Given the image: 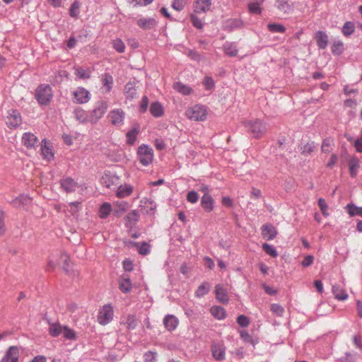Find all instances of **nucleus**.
<instances>
[{
	"label": "nucleus",
	"instance_id": "obj_54",
	"mask_svg": "<svg viewBox=\"0 0 362 362\" xmlns=\"http://www.w3.org/2000/svg\"><path fill=\"white\" fill-rule=\"evenodd\" d=\"M262 249L267 255H270L272 257H276L278 255L276 249L273 246L269 245L268 243H264L262 245Z\"/></svg>",
	"mask_w": 362,
	"mask_h": 362
},
{
	"label": "nucleus",
	"instance_id": "obj_60",
	"mask_svg": "<svg viewBox=\"0 0 362 362\" xmlns=\"http://www.w3.org/2000/svg\"><path fill=\"white\" fill-rule=\"evenodd\" d=\"M187 199L188 202L194 204L198 201L199 195L197 192L192 190L188 192L187 195Z\"/></svg>",
	"mask_w": 362,
	"mask_h": 362
},
{
	"label": "nucleus",
	"instance_id": "obj_26",
	"mask_svg": "<svg viewBox=\"0 0 362 362\" xmlns=\"http://www.w3.org/2000/svg\"><path fill=\"white\" fill-rule=\"evenodd\" d=\"M317 45L320 49H325L328 45V36L323 31H318L315 36Z\"/></svg>",
	"mask_w": 362,
	"mask_h": 362
},
{
	"label": "nucleus",
	"instance_id": "obj_41",
	"mask_svg": "<svg viewBox=\"0 0 362 362\" xmlns=\"http://www.w3.org/2000/svg\"><path fill=\"white\" fill-rule=\"evenodd\" d=\"M112 211V206L107 202L102 204L99 209V216L101 218H106Z\"/></svg>",
	"mask_w": 362,
	"mask_h": 362
},
{
	"label": "nucleus",
	"instance_id": "obj_4",
	"mask_svg": "<svg viewBox=\"0 0 362 362\" xmlns=\"http://www.w3.org/2000/svg\"><path fill=\"white\" fill-rule=\"evenodd\" d=\"M52 98V88L49 85L42 84L35 90V98L42 105L48 104Z\"/></svg>",
	"mask_w": 362,
	"mask_h": 362
},
{
	"label": "nucleus",
	"instance_id": "obj_56",
	"mask_svg": "<svg viewBox=\"0 0 362 362\" xmlns=\"http://www.w3.org/2000/svg\"><path fill=\"white\" fill-rule=\"evenodd\" d=\"M249 11L252 14H260L262 8L259 3H251L248 5Z\"/></svg>",
	"mask_w": 362,
	"mask_h": 362
},
{
	"label": "nucleus",
	"instance_id": "obj_63",
	"mask_svg": "<svg viewBox=\"0 0 362 362\" xmlns=\"http://www.w3.org/2000/svg\"><path fill=\"white\" fill-rule=\"evenodd\" d=\"M156 353L149 351L144 354V360L146 362H155Z\"/></svg>",
	"mask_w": 362,
	"mask_h": 362
},
{
	"label": "nucleus",
	"instance_id": "obj_2",
	"mask_svg": "<svg viewBox=\"0 0 362 362\" xmlns=\"http://www.w3.org/2000/svg\"><path fill=\"white\" fill-rule=\"evenodd\" d=\"M244 125L253 137L257 139L262 137L267 131L266 124L259 119L245 122Z\"/></svg>",
	"mask_w": 362,
	"mask_h": 362
},
{
	"label": "nucleus",
	"instance_id": "obj_59",
	"mask_svg": "<svg viewBox=\"0 0 362 362\" xmlns=\"http://www.w3.org/2000/svg\"><path fill=\"white\" fill-rule=\"evenodd\" d=\"M141 203L144 204V206L149 209V212L155 211L156 208V203L151 199L142 200Z\"/></svg>",
	"mask_w": 362,
	"mask_h": 362
},
{
	"label": "nucleus",
	"instance_id": "obj_49",
	"mask_svg": "<svg viewBox=\"0 0 362 362\" xmlns=\"http://www.w3.org/2000/svg\"><path fill=\"white\" fill-rule=\"evenodd\" d=\"M268 30L272 33H284L286 31V28L278 23H269L267 25Z\"/></svg>",
	"mask_w": 362,
	"mask_h": 362
},
{
	"label": "nucleus",
	"instance_id": "obj_50",
	"mask_svg": "<svg viewBox=\"0 0 362 362\" xmlns=\"http://www.w3.org/2000/svg\"><path fill=\"white\" fill-rule=\"evenodd\" d=\"M138 132H139L138 130H136V129H133L127 133L126 136H127V142L128 144H130V145L134 144V143L136 140Z\"/></svg>",
	"mask_w": 362,
	"mask_h": 362
},
{
	"label": "nucleus",
	"instance_id": "obj_33",
	"mask_svg": "<svg viewBox=\"0 0 362 362\" xmlns=\"http://www.w3.org/2000/svg\"><path fill=\"white\" fill-rule=\"evenodd\" d=\"M332 293L334 297L339 300H344L348 298V293L346 291L341 288L339 286H332Z\"/></svg>",
	"mask_w": 362,
	"mask_h": 362
},
{
	"label": "nucleus",
	"instance_id": "obj_42",
	"mask_svg": "<svg viewBox=\"0 0 362 362\" xmlns=\"http://www.w3.org/2000/svg\"><path fill=\"white\" fill-rule=\"evenodd\" d=\"M317 145L314 141L308 142L300 146L301 153L304 156L310 154L316 148Z\"/></svg>",
	"mask_w": 362,
	"mask_h": 362
},
{
	"label": "nucleus",
	"instance_id": "obj_45",
	"mask_svg": "<svg viewBox=\"0 0 362 362\" xmlns=\"http://www.w3.org/2000/svg\"><path fill=\"white\" fill-rule=\"evenodd\" d=\"M210 285L208 283H203L201 284L195 292V296L197 298H201L208 293L209 291Z\"/></svg>",
	"mask_w": 362,
	"mask_h": 362
},
{
	"label": "nucleus",
	"instance_id": "obj_30",
	"mask_svg": "<svg viewBox=\"0 0 362 362\" xmlns=\"http://www.w3.org/2000/svg\"><path fill=\"white\" fill-rule=\"evenodd\" d=\"M133 192V188L129 185H120L116 192L118 198H124L129 196Z\"/></svg>",
	"mask_w": 362,
	"mask_h": 362
},
{
	"label": "nucleus",
	"instance_id": "obj_6",
	"mask_svg": "<svg viewBox=\"0 0 362 362\" xmlns=\"http://www.w3.org/2000/svg\"><path fill=\"white\" fill-rule=\"evenodd\" d=\"M114 311L111 305H105L100 310L98 315V320L100 325H105L108 324L113 318Z\"/></svg>",
	"mask_w": 362,
	"mask_h": 362
},
{
	"label": "nucleus",
	"instance_id": "obj_36",
	"mask_svg": "<svg viewBox=\"0 0 362 362\" xmlns=\"http://www.w3.org/2000/svg\"><path fill=\"white\" fill-rule=\"evenodd\" d=\"M173 88L184 95H188L192 92V88L180 82H176L173 84Z\"/></svg>",
	"mask_w": 362,
	"mask_h": 362
},
{
	"label": "nucleus",
	"instance_id": "obj_5",
	"mask_svg": "<svg viewBox=\"0 0 362 362\" xmlns=\"http://www.w3.org/2000/svg\"><path fill=\"white\" fill-rule=\"evenodd\" d=\"M107 103L104 100L98 101L89 114V122L96 124L107 110Z\"/></svg>",
	"mask_w": 362,
	"mask_h": 362
},
{
	"label": "nucleus",
	"instance_id": "obj_11",
	"mask_svg": "<svg viewBox=\"0 0 362 362\" xmlns=\"http://www.w3.org/2000/svg\"><path fill=\"white\" fill-rule=\"evenodd\" d=\"M22 144L29 149L35 148L39 144L37 137L33 133L25 132L22 136Z\"/></svg>",
	"mask_w": 362,
	"mask_h": 362
},
{
	"label": "nucleus",
	"instance_id": "obj_1",
	"mask_svg": "<svg viewBox=\"0 0 362 362\" xmlns=\"http://www.w3.org/2000/svg\"><path fill=\"white\" fill-rule=\"evenodd\" d=\"M185 115L190 120L202 122L206 118L207 108L202 105H194L186 110Z\"/></svg>",
	"mask_w": 362,
	"mask_h": 362
},
{
	"label": "nucleus",
	"instance_id": "obj_46",
	"mask_svg": "<svg viewBox=\"0 0 362 362\" xmlns=\"http://www.w3.org/2000/svg\"><path fill=\"white\" fill-rule=\"evenodd\" d=\"M334 140L332 138H326L322 141L321 150L324 153H329L332 150Z\"/></svg>",
	"mask_w": 362,
	"mask_h": 362
},
{
	"label": "nucleus",
	"instance_id": "obj_55",
	"mask_svg": "<svg viewBox=\"0 0 362 362\" xmlns=\"http://www.w3.org/2000/svg\"><path fill=\"white\" fill-rule=\"evenodd\" d=\"M138 247V252L139 254L146 255L150 252V245L144 242L140 245L139 243H134Z\"/></svg>",
	"mask_w": 362,
	"mask_h": 362
},
{
	"label": "nucleus",
	"instance_id": "obj_29",
	"mask_svg": "<svg viewBox=\"0 0 362 362\" xmlns=\"http://www.w3.org/2000/svg\"><path fill=\"white\" fill-rule=\"evenodd\" d=\"M30 198L24 194H21L18 197L10 201V204H12L15 207H21L22 206L26 205L30 202Z\"/></svg>",
	"mask_w": 362,
	"mask_h": 362
},
{
	"label": "nucleus",
	"instance_id": "obj_39",
	"mask_svg": "<svg viewBox=\"0 0 362 362\" xmlns=\"http://www.w3.org/2000/svg\"><path fill=\"white\" fill-rule=\"evenodd\" d=\"M355 31L354 23L351 21H346L341 28V32L346 37L351 35Z\"/></svg>",
	"mask_w": 362,
	"mask_h": 362
},
{
	"label": "nucleus",
	"instance_id": "obj_38",
	"mask_svg": "<svg viewBox=\"0 0 362 362\" xmlns=\"http://www.w3.org/2000/svg\"><path fill=\"white\" fill-rule=\"evenodd\" d=\"M349 165L351 177H355L357 175L358 169L360 167L359 160L357 158H351L349 160Z\"/></svg>",
	"mask_w": 362,
	"mask_h": 362
},
{
	"label": "nucleus",
	"instance_id": "obj_9",
	"mask_svg": "<svg viewBox=\"0 0 362 362\" xmlns=\"http://www.w3.org/2000/svg\"><path fill=\"white\" fill-rule=\"evenodd\" d=\"M211 354L213 358L218 361H222L226 358V346L220 342H213L211 344Z\"/></svg>",
	"mask_w": 362,
	"mask_h": 362
},
{
	"label": "nucleus",
	"instance_id": "obj_57",
	"mask_svg": "<svg viewBox=\"0 0 362 362\" xmlns=\"http://www.w3.org/2000/svg\"><path fill=\"white\" fill-rule=\"evenodd\" d=\"M343 51V43L341 42H334L332 46V52L334 54L339 55Z\"/></svg>",
	"mask_w": 362,
	"mask_h": 362
},
{
	"label": "nucleus",
	"instance_id": "obj_48",
	"mask_svg": "<svg viewBox=\"0 0 362 362\" xmlns=\"http://www.w3.org/2000/svg\"><path fill=\"white\" fill-rule=\"evenodd\" d=\"M112 47L119 53H123L125 51V45L120 38H116L112 42Z\"/></svg>",
	"mask_w": 362,
	"mask_h": 362
},
{
	"label": "nucleus",
	"instance_id": "obj_47",
	"mask_svg": "<svg viewBox=\"0 0 362 362\" xmlns=\"http://www.w3.org/2000/svg\"><path fill=\"white\" fill-rule=\"evenodd\" d=\"M90 71L89 69H84L81 67L75 69L76 76L80 79H88L90 77Z\"/></svg>",
	"mask_w": 362,
	"mask_h": 362
},
{
	"label": "nucleus",
	"instance_id": "obj_62",
	"mask_svg": "<svg viewBox=\"0 0 362 362\" xmlns=\"http://www.w3.org/2000/svg\"><path fill=\"white\" fill-rule=\"evenodd\" d=\"M190 18H191V22L194 27H196L199 29L202 28L203 23H202V21L201 19H199L194 15H192Z\"/></svg>",
	"mask_w": 362,
	"mask_h": 362
},
{
	"label": "nucleus",
	"instance_id": "obj_18",
	"mask_svg": "<svg viewBox=\"0 0 362 362\" xmlns=\"http://www.w3.org/2000/svg\"><path fill=\"white\" fill-rule=\"evenodd\" d=\"M139 214L136 210H133L128 213L125 217V226L126 227L132 229L138 222Z\"/></svg>",
	"mask_w": 362,
	"mask_h": 362
},
{
	"label": "nucleus",
	"instance_id": "obj_35",
	"mask_svg": "<svg viewBox=\"0 0 362 362\" xmlns=\"http://www.w3.org/2000/svg\"><path fill=\"white\" fill-rule=\"evenodd\" d=\"M101 82L103 86L106 88V91L110 92L113 84L112 76L110 74L105 73L101 76Z\"/></svg>",
	"mask_w": 362,
	"mask_h": 362
},
{
	"label": "nucleus",
	"instance_id": "obj_15",
	"mask_svg": "<svg viewBox=\"0 0 362 362\" xmlns=\"http://www.w3.org/2000/svg\"><path fill=\"white\" fill-rule=\"evenodd\" d=\"M62 188L67 193L75 192L78 188V184L72 178L66 177L61 180Z\"/></svg>",
	"mask_w": 362,
	"mask_h": 362
},
{
	"label": "nucleus",
	"instance_id": "obj_3",
	"mask_svg": "<svg viewBox=\"0 0 362 362\" xmlns=\"http://www.w3.org/2000/svg\"><path fill=\"white\" fill-rule=\"evenodd\" d=\"M153 150L149 146L142 144L138 148V159L144 166H148L153 162Z\"/></svg>",
	"mask_w": 362,
	"mask_h": 362
},
{
	"label": "nucleus",
	"instance_id": "obj_20",
	"mask_svg": "<svg viewBox=\"0 0 362 362\" xmlns=\"http://www.w3.org/2000/svg\"><path fill=\"white\" fill-rule=\"evenodd\" d=\"M136 24L144 30H151L156 25V21L153 18H141L136 21Z\"/></svg>",
	"mask_w": 362,
	"mask_h": 362
},
{
	"label": "nucleus",
	"instance_id": "obj_31",
	"mask_svg": "<svg viewBox=\"0 0 362 362\" xmlns=\"http://www.w3.org/2000/svg\"><path fill=\"white\" fill-rule=\"evenodd\" d=\"M124 94L127 98L133 99L137 95L136 87L134 83H127L124 87Z\"/></svg>",
	"mask_w": 362,
	"mask_h": 362
},
{
	"label": "nucleus",
	"instance_id": "obj_8",
	"mask_svg": "<svg viewBox=\"0 0 362 362\" xmlns=\"http://www.w3.org/2000/svg\"><path fill=\"white\" fill-rule=\"evenodd\" d=\"M74 102L78 104L86 103L90 100V94L88 90L82 87L77 88L73 91Z\"/></svg>",
	"mask_w": 362,
	"mask_h": 362
},
{
	"label": "nucleus",
	"instance_id": "obj_43",
	"mask_svg": "<svg viewBox=\"0 0 362 362\" xmlns=\"http://www.w3.org/2000/svg\"><path fill=\"white\" fill-rule=\"evenodd\" d=\"M80 3L75 0L70 6L69 15L74 18H77L80 13Z\"/></svg>",
	"mask_w": 362,
	"mask_h": 362
},
{
	"label": "nucleus",
	"instance_id": "obj_27",
	"mask_svg": "<svg viewBox=\"0 0 362 362\" xmlns=\"http://www.w3.org/2000/svg\"><path fill=\"white\" fill-rule=\"evenodd\" d=\"M129 207L127 202L120 201L114 203V209H112L113 214L117 216H120L124 213Z\"/></svg>",
	"mask_w": 362,
	"mask_h": 362
},
{
	"label": "nucleus",
	"instance_id": "obj_16",
	"mask_svg": "<svg viewBox=\"0 0 362 362\" xmlns=\"http://www.w3.org/2000/svg\"><path fill=\"white\" fill-rule=\"evenodd\" d=\"M118 180V177L110 173H105L100 178V183L107 188H110L115 185Z\"/></svg>",
	"mask_w": 362,
	"mask_h": 362
},
{
	"label": "nucleus",
	"instance_id": "obj_32",
	"mask_svg": "<svg viewBox=\"0 0 362 362\" xmlns=\"http://www.w3.org/2000/svg\"><path fill=\"white\" fill-rule=\"evenodd\" d=\"M151 114L155 117H159L163 114V108L158 102H153L149 108Z\"/></svg>",
	"mask_w": 362,
	"mask_h": 362
},
{
	"label": "nucleus",
	"instance_id": "obj_14",
	"mask_svg": "<svg viewBox=\"0 0 362 362\" xmlns=\"http://www.w3.org/2000/svg\"><path fill=\"white\" fill-rule=\"evenodd\" d=\"M19 357V349L16 346L8 348L1 362H18Z\"/></svg>",
	"mask_w": 362,
	"mask_h": 362
},
{
	"label": "nucleus",
	"instance_id": "obj_22",
	"mask_svg": "<svg viewBox=\"0 0 362 362\" xmlns=\"http://www.w3.org/2000/svg\"><path fill=\"white\" fill-rule=\"evenodd\" d=\"M163 324L168 331H173L177 327L178 319L173 315H168L163 319Z\"/></svg>",
	"mask_w": 362,
	"mask_h": 362
},
{
	"label": "nucleus",
	"instance_id": "obj_10",
	"mask_svg": "<svg viewBox=\"0 0 362 362\" xmlns=\"http://www.w3.org/2000/svg\"><path fill=\"white\" fill-rule=\"evenodd\" d=\"M6 123L10 128H16L21 123V117L16 110H10L8 111V115L6 119Z\"/></svg>",
	"mask_w": 362,
	"mask_h": 362
},
{
	"label": "nucleus",
	"instance_id": "obj_24",
	"mask_svg": "<svg viewBox=\"0 0 362 362\" xmlns=\"http://www.w3.org/2000/svg\"><path fill=\"white\" fill-rule=\"evenodd\" d=\"M201 205L204 209L210 212L214 209V199L208 193H205L201 199Z\"/></svg>",
	"mask_w": 362,
	"mask_h": 362
},
{
	"label": "nucleus",
	"instance_id": "obj_40",
	"mask_svg": "<svg viewBox=\"0 0 362 362\" xmlns=\"http://www.w3.org/2000/svg\"><path fill=\"white\" fill-rule=\"evenodd\" d=\"M62 331H63V327H62V325L60 324H59V323L49 324V334L52 337H58L60 334H62Z\"/></svg>",
	"mask_w": 362,
	"mask_h": 362
},
{
	"label": "nucleus",
	"instance_id": "obj_23",
	"mask_svg": "<svg viewBox=\"0 0 362 362\" xmlns=\"http://www.w3.org/2000/svg\"><path fill=\"white\" fill-rule=\"evenodd\" d=\"M274 6L280 12L285 14L290 13L293 9L288 0H276Z\"/></svg>",
	"mask_w": 362,
	"mask_h": 362
},
{
	"label": "nucleus",
	"instance_id": "obj_64",
	"mask_svg": "<svg viewBox=\"0 0 362 362\" xmlns=\"http://www.w3.org/2000/svg\"><path fill=\"white\" fill-rule=\"evenodd\" d=\"M354 146L357 152L362 153V129L361 132V138L354 141Z\"/></svg>",
	"mask_w": 362,
	"mask_h": 362
},
{
	"label": "nucleus",
	"instance_id": "obj_28",
	"mask_svg": "<svg viewBox=\"0 0 362 362\" xmlns=\"http://www.w3.org/2000/svg\"><path fill=\"white\" fill-rule=\"evenodd\" d=\"M226 54L229 57H235L238 54V47L235 42H226L223 47Z\"/></svg>",
	"mask_w": 362,
	"mask_h": 362
},
{
	"label": "nucleus",
	"instance_id": "obj_53",
	"mask_svg": "<svg viewBox=\"0 0 362 362\" xmlns=\"http://www.w3.org/2000/svg\"><path fill=\"white\" fill-rule=\"evenodd\" d=\"M272 312L278 317H282L284 314V308L279 304L273 303L271 305Z\"/></svg>",
	"mask_w": 362,
	"mask_h": 362
},
{
	"label": "nucleus",
	"instance_id": "obj_51",
	"mask_svg": "<svg viewBox=\"0 0 362 362\" xmlns=\"http://www.w3.org/2000/svg\"><path fill=\"white\" fill-rule=\"evenodd\" d=\"M62 334L66 339L75 340L76 339L75 332L73 329L69 328L68 327H63Z\"/></svg>",
	"mask_w": 362,
	"mask_h": 362
},
{
	"label": "nucleus",
	"instance_id": "obj_7",
	"mask_svg": "<svg viewBox=\"0 0 362 362\" xmlns=\"http://www.w3.org/2000/svg\"><path fill=\"white\" fill-rule=\"evenodd\" d=\"M107 117L112 125L120 127L124 124L125 112L122 109L116 108L109 112Z\"/></svg>",
	"mask_w": 362,
	"mask_h": 362
},
{
	"label": "nucleus",
	"instance_id": "obj_52",
	"mask_svg": "<svg viewBox=\"0 0 362 362\" xmlns=\"http://www.w3.org/2000/svg\"><path fill=\"white\" fill-rule=\"evenodd\" d=\"M125 325H127V328L128 329H134L138 325L136 317L131 315H128L125 322Z\"/></svg>",
	"mask_w": 362,
	"mask_h": 362
},
{
	"label": "nucleus",
	"instance_id": "obj_34",
	"mask_svg": "<svg viewBox=\"0 0 362 362\" xmlns=\"http://www.w3.org/2000/svg\"><path fill=\"white\" fill-rule=\"evenodd\" d=\"M210 311L211 315L218 320H223L226 316V310L221 306L214 305L211 307Z\"/></svg>",
	"mask_w": 362,
	"mask_h": 362
},
{
	"label": "nucleus",
	"instance_id": "obj_21",
	"mask_svg": "<svg viewBox=\"0 0 362 362\" xmlns=\"http://www.w3.org/2000/svg\"><path fill=\"white\" fill-rule=\"evenodd\" d=\"M215 293L216 299L223 303L226 304L228 303L229 298L226 293V289L221 285H216L215 287Z\"/></svg>",
	"mask_w": 362,
	"mask_h": 362
},
{
	"label": "nucleus",
	"instance_id": "obj_44",
	"mask_svg": "<svg viewBox=\"0 0 362 362\" xmlns=\"http://www.w3.org/2000/svg\"><path fill=\"white\" fill-rule=\"evenodd\" d=\"M346 209L351 216H360L362 217V207H358L354 204H349Z\"/></svg>",
	"mask_w": 362,
	"mask_h": 362
},
{
	"label": "nucleus",
	"instance_id": "obj_12",
	"mask_svg": "<svg viewBox=\"0 0 362 362\" xmlns=\"http://www.w3.org/2000/svg\"><path fill=\"white\" fill-rule=\"evenodd\" d=\"M243 27V22L240 18H229L223 21V28L228 32H232Z\"/></svg>",
	"mask_w": 362,
	"mask_h": 362
},
{
	"label": "nucleus",
	"instance_id": "obj_13",
	"mask_svg": "<svg viewBox=\"0 0 362 362\" xmlns=\"http://www.w3.org/2000/svg\"><path fill=\"white\" fill-rule=\"evenodd\" d=\"M212 0H195L194 11L197 13H204L210 10Z\"/></svg>",
	"mask_w": 362,
	"mask_h": 362
},
{
	"label": "nucleus",
	"instance_id": "obj_25",
	"mask_svg": "<svg viewBox=\"0 0 362 362\" xmlns=\"http://www.w3.org/2000/svg\"><path fill=\"white\" fill-rule=\"evenodd\" d=\"M74 118L81 124L89 122V115L81 107L76 108L74 111Z\"/></svg>",
	"mask_w": 362,
	"mask_h": 362
},
{
	"label": "nucleus",
	"instance_id": "obj_58",
	"mask_svg": "<svg viewBox=\"0 0 362 362\" xmlns=\"http://www.w3.org/2000/svg\"><path fill=\"white\" fill-rule=\"evenodd\" d=\"M318 205L320 208V210L322 213V214L325 216H327L329 215L328 212H327V209H328V206L325 202V200L322 198H320L318 199Z\"/></svg>",
	"mask_w": 362,
	"mask_h": 362
},
{
	"label": "nucleus",
	"instance_id": "obj_19",
	"mask_svg": "<svg viewBox=\"0 0 362 362\" xmlns=\"http://www.w3.org/2000/svg\"><path fill=\"white\" fill-rule=\"evenodd\" d=\"M119 288L123 293H129L132 289V282L128 274H123L119 279Z\"/></svg>",
	"mask_w": 362,
	"mask_h": 362
},
{
	"label": "nucleus",
	"instance_id": "obj_17",
	"mask_svg": "<svg viewBox=\"0 0 362 362\" xmlns=\"http://www.w3.org/2000/svg\"><path fill=\"white\" fill-rule=\"evenodd\" d=\"M276 234V228L271 224L264 225L262 227V235L267 240H272L275 238Z\"/></svg>",
	"mask_w": 362,
	"mask_h": 362
},
{
	"label": "nucleus",
	"instance_id": "obj_61",
	"mask_svg": "<svg viewBox=\"0 0 362 362\" xmlns=\"http://www.w3.org/2000/svg\"><path fill=\"white\" fill-rule=\"evenodd\" d=\"M237 322L238 323V325L240 326H241L243 327H245L248 326V325L250 323V320L247 317L242 315L238 317Z\"/></svg>",
	"mask_w": 362,
	"mask_h": 362
},
{
	"label": "nucleus",
	"instance_id": "obj_37",
	"mask_svg": "<svg viewBox=\"0 0 362 362\" xmlns=\"http://www.w3.org/2000/svg\"><path fill=\"white\" fill-rule=\"evenodd\" d=\"M41 153L43 158L48 161L52 159L54 157L52 148L47 145L46 141H45L44 144L41 145Z\"/></svg>",
	"mask_w": 362,
	"mask_h": 362
}]
</instances>
